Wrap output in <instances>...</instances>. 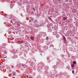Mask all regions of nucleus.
<instances>
[{
    "instance_id": "1",
    "label": "nucleus",
    "mask_w": 78,
    "mask_h": 78,
    "mask_svg": "<svg viewBox=\"0 0 78 78\" xmlns=\"http://www.w3.org/2000/svg\"><path fill=\"white\" fill-rule=\"evenodd\" d=\"M17 43L18 44H19V43H20V44H22V43H23V41H17Z\"/></svg>"
},
{
    "instance_id": "2",
    "label": "nucleus",
    "mask_w": 78,
    "mask_h": 78,
    "mask_svg": "<svg viewBox=\"0 0 78 78\" xmlns=\"http://www.w3.org/2000/svg\"><path fill=\"white\" fill-rule=\"evenodd\" d=\"M30 38L31 40H34V38L33 36H31Z\"/></svg>"
},
{
    "instance_id": "3",
    "label": "nucleus",
    "mask_w": 78,
    "mask_h": 78,
    "mask_svg": "<svg viewBox=\"0 0 78 78\" xmlns=\"http://www.w3.org/2000/svg\"><path fill=\"white\" fill-rule=\"evenodd\" d=\"M67 19V17H64L63 18V20H66Z\"/></svg>"
},
{
    "instance_id": "4",
    "label": "nucleus",
    "mask_w": 78,
    "mask_h": 78,
    "mask_svg": "<svg viewBox=\"0 0 78 78\" xmlns=\"http://www.w3.org/2000/svg\"><path fill=\"white\" fill-rule=\"evenodd\" d=\"M71 67H75V65H73V64H72L71 65Z\"/></svg>"
},
{
    "instance_id": "5",
    "label": "nucleus",
    "mask_w": 78,
    "mask_h": 78,
    "mask_svg": "<svg viewBox=\"0 0 78 78\" xmlns=\"http://www.w3.org/2000/svg\"><path fill=\"white\" fill-rule=\"evenodd\" d=\"M46 40H48V39H49V38L48 37H46Z\"/></svg>"
},
{
    "instance_id": "6",
    "label": "nucleus",
    "mask_w": 78,
    "mask_h": 78,
    "mask_svg": "<svg viewBox=\"0 0 78 78\" xmlns=\"http://www.w3.org/2000/svg\"><path fill=\"white\" fill-rule=\"evenodd\" d=\"M73 63L74 64H76V62L75 61L73 62Z\"/></svg>"
},
{
    "instance_id": "7",
    "label": "nucleus",
    "mask_w": 78,
    "mask_h": 78,
    "mask_svg": "<svg viewBox=\"0 0 78 78\" xmlns=\"http://www.w3.org/2000/svg\"><path fill=\"white\" fill-rule=\"evenodd\" d=\"M63 39L64 40H66V37H65V36H63Z\"/></svg>"
},
{
    "instance_id": "8",
    "label": "nucleus",
    "mask_w": 78,
    "mask_h": 78,
    "mask_svg": "<svg viewBox=\"0 0 78 78\" xmlns=\"http://www.w3.org/2000/svg\"><path fill=\"white\" fill-rule=\"evenodd\" d=\"M58 1H59V2H60V3H61V2H62V1H61V0H59Z\"/></svg>"
},
{
    "instance_id": "9",
    "label": "nucleus",
    "mask_w": 78,
    "mask_h": 78,
    "mask_svg": "<svg viewBox=\"0 0 78 78\" xmlns=\"http://www.w3.org/2000/svg\"><path fill=\"white\" fill-rule=\"evenodd\" d=\"M74 70H73L72 71V72H73V74H74Z\"/></svg>"
},
{
    "instance_id": "10",
    "label": "nucleus",
    "mask_w": 78,
    "mask_h": 78,
    "mask_svg": "<svg viewBox=\"0 0 78 78\" xmlns=\"http://www.w3.org/2000/svg\"><path fill=\"white\" fill-rule=\"evenodd\" d=\"M13 75H15V72H13Z\"/></svg>"
},
{
    "instance_id": "11",
    "label": "nucleus",
    "mask_w": 78,
    "mask_h": 78,
    "mask_svg": "<svg viewBox=\"0 0 78 78\" xmlns=\"http://www.w3.org/2000/svg\"><path fill=\"white\" fill-rule=\"evenodd\" d=\"M69 3H70V2H71V1H70V0H69Z\"/></svg>"
},
{
    "instance_id": "12",
    "label": "nucleus",
    "mask_w": 78,
    "mask_h": 78,
    "mask_svg": "<svg viewBox=\"0 0 78 78\" xmlns=\"http://www.w3.org/2000/svg\"><path fill=\"white\" fill-rule=\"evenodd\" d=\"M73 36H74V34H73Z\"/></svg>"
},
{
    "instance_id": "13",
    "label": "nucleus",
    "mask_w": 78,
    "mask_h": 78,
    "mask_svg": "<svg viewBox=\"0 0 78 78\" xmlns=\"http://www.w3.org/2000/svg\"><path fill=\"white\" fill-rule=\"evenodd\" d=\"M50 17H51V16H50Z\"/></svg>"
},
{
    "instance_id": "14",
    "label": "nucleus",
    "mask_w": 78,
    "mask_h": 78,
    "mask_svg": "<svg viewBox=\"0 0 78 78\" xmlns=\"http://www.w3.org/2000/svg\"><path fill=\"white\" fill-rule=\"evenodd\" d=\"M52 28H53V27H52Z\"/></svg>"
},
{
    "instance_id": "15",
    "label": "nucleus",
    "mask_w": 78,
    "mask_h": 78,
    "mask_svg": "<svg viewBox=\"0 0 78 78\" xmlns=\"http://www.w3.org/2000/svg\"><path fill=\"white\" fill-rule=\"evenodd\" d=\"M61 23H60V24H61Z\"/></svg>"
}]
</instances>
